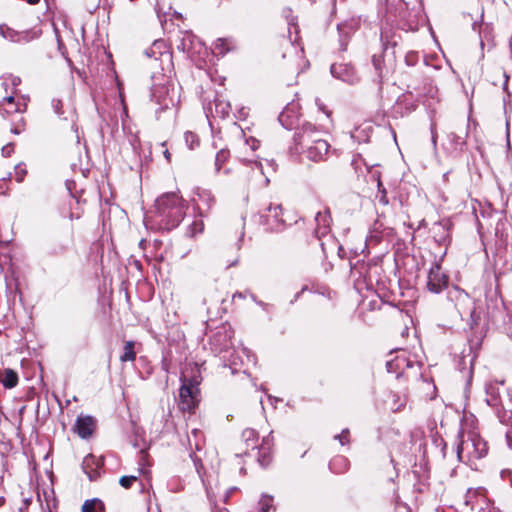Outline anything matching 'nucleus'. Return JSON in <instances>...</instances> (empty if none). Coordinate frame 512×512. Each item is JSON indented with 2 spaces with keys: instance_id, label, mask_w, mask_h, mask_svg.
Masks as SVG:
<instances>
[{
  "instance_id": "7c9ffc66",
  "label": "nucleus",
  "mask_w": 512,
  "mask_h": 512,
  "mask_svg": "<svg viewBox=\"0 0 512 512\" xmlns=\"http://www.w3.org/2000/svg\"><path fill=\"white\" fill-rule=\"evenodd\" d=\"M495 412L501 423L512 426V409L507 410L504 408V406H502L497 408Z\"/></svg>"
},
{
  "instance_id": "473e14b6",
  "label": "nucleus",
  "mask_w": 512,
  "mask_h": 512,
  "mask_svg": "<svg viewBox=\"0 0 512 512\" xmlns=\"http://www.w3.org/2000/svg\"><path fill=\"white\" fill-rule=\"evenodd\" d=\"M273 500L271 495H262L258 502L259 512H269L273 508Z\"/></svg>"
},
{
  "instance_id": "c756f323",
  "label": "nucleus",
  "mask_w": 512,
  "mask_h": 512,
  "mask_svg": "<svg viewBox=\"0 0 512 512\" xmlns=\"http://www.w3.org/2000/svg\"><path fill=\"white\" fill-rule=\"evenodd\" d=\"M195 41H198L197 38L191 33H185L182 40L181 45L179 46L183 51L190 53L194 48Z\"/></svg>"
},
{
  "instance_id": "4be33fe9",
  "label": "nucleus",
  "mask_w": 512,
  "mask_h": 512,
  "mask_svg": "<svg viewBox=\"0 0 512 512\" xmlns=\"http://www.w3.org/2000/svg\"><path fill=\"white\" fill-rule=\"evenodd\" d=\"M329 467L334 473H342L348 469L349 461L344 456H337L331 460Z\"/></svg>"
},
{
  "instance_id": "2f4dec72",
  "label": "nucleus",
  "mask_w": 512,
  "mask_h": 512,
  "mask_svg": "<svg viewBox=\"0 0 512 512\" xmlns=\"http://www.w3.org/2000/svg\"><path fill=\"white\" fill-rule=\"evenodd\" d=\"M315 221L317 223L318 228H323L326 230L329 227L330 224V214L329 211L326 210L324 212H317L315 216ZM325 231H323L324 233Z\"/></svg>"
},
{
  "instance_id": "cd10ccee",
  "label": "nucleus",
  "mask_w": 512,
  "mask_h": 512,
  "mask_svg": "<svg viewBox=\"0 0 512 512\" xmlns=\"http://www.w3.org/2000/svg\"><path fill=\"white\" fill-rule=\"evenodd\" d=\"M165 43L162 40H156L152 46L145 50V55L149 58H157L158 55L162 54V49H165Z\"/></svg>"
},
{
  "instance_id": "a211bd4d",
  "label": "nucleus",
  "mask_w": 512,
  "mask_h": 512,
  "mask_svg": "<svg viewBox=\"0 0 512 512\" xmlns=\"http://www.w3.org/2000/svg\"><path fill=\"white\" fill-rule=\"evenodd\" d=\"M18 374L10 368L0 370V383L8 389L14 388L18 384Z\"/></svg>"
},
{
  "instance_id": "ddd939ff",
  "label": "nucleus",
  "mask_w": 512,
  "mask_h": 512,
  "mask_svg": "<svg viewBox=\"0 0 512 512\" xmlns=\"http://www.w3.org/2000/svg\"><path fill=\"white\" fill-rule=\"evenodd\" d=\"M26 110V104L16 102L13 95L7 96L0 101V114L8 117L14 113H22Z\"/></svg>"
},
{
  "instance_id": "6e6d98bb",
  "label": "nucleus",
  "mask_w": 512,
  "mask_h": 512,
  "mask_svg": "<svg viewBox=\"0 0 512 512\" xmlns=\"http://www.w3.org/2000/svg\"><path fill=\"white\" fill-rule=\"evenodd\" d=\"M385 35H386V31H382V32H381V39H382V40L384 39Z\"/></svg>"
},
{
  "instance_id": "6e6552de",
  "label": "nucleus",
  "mask_w": 512,
  "mask_h": 512,
  "mask_svg": "<svg viewBox=\"0 0 512 512\" xmlns=\"http://www.w3.org/2000/svg\"><path fill=\"white\" fill-rule=\"evenodd\" d=\"M394 235V229L387 227L380 220H376L369 230L366 237L367 245H377L385 238H391Z\"/></svg>"
},
{
  "instance_id": "4d7b16f0",
  "label": "nucleus",
  "mask_w": 512,
  "mask_h": 512,
  "mask_svg": "<svg viewBox=\"0 0 512 512\" xmlns=\"http://www.w3.org/2000/svg\"><path fill=\"white\" fill-rule=\"evenodd\" d=\"M508 396L512 399V390L508 391Z\"/></svg>"
},
{
  "instance_id": "f257e3e1",
  "label": "nucleus",
  "mask_w": 512,
  "mask_h": 512,
  "mask_svg": "<svg viewBox=\"0 0 512 512\" xmlns=\"http://www.w3.org/2000/svg\"><path fill=\"white\" fill-rule=\"evenodd\" d=\"M321 130L310 122H304L295 132L296 150L307 159L324 161L329 153V143L320 137Z\"/></svg>"
},
{
  "instance_id": "b1692460",
  "label": "nucleus",
  "mask_w": 512,
  "mask_h": 512,
  "mask_svg": "<svg viewBox=\"0 0 512 512\" xmlns=\"http://www.w3.org/2000/svg\"><path fill=\"white\" fill-rule=\"evenodd\" d=\"M162 91L167 93V89L166 88H161L160 90H157L155 89L153 91V98L154 100L159 104L161 105L162 109H167L169 108L171 105H173V100L172 98L170 97H162Z\"/></svg>"
},
{
  "instance_id": "9d476101",
  "label": "nucleus",
  "mask_w": 512,
  "mask_h": 512,
  "mask_svg": "<svg viewBox=\"0 0 512 512\" xmlns=\"http://www.w3.org/2000/svg\"><path fill=\"white\" fill-rule=\"evenodd\" d=\"M0 32L5 39L12 42H29L38 38L41 35L40 30H27L18 32L9 27L0 26Z\"/></svg>"
},
{
  "instance_id": "49530a36",
  "label": "nucleus",
  "mask_w": 512,
  "mask_h": 512,
  "mask_svg": "<svg viewBox=\"0 0 512 512\" xmlns=\"http://www.w3.org/2000/svg\"><path fill=\"white\" fill-rule=\"evenodd\" d=\"M470 319H471V322H470V325L471 327L473 325H477L478 324V320L480 319V316L476 314V310L473 309L470 313Z\"/></svg>"
},
{
  "instance_id": "c85d7f7f",
  "label": "nucleus",
  "mask_w": 512,
  "mask_h": 512,
  "mask_svg": "<svg viewBox=\"0 0 512 512\" xmlns=\"http://www.w3.org/2000/svg\"><path fill=\"white\" fill-rule=\"evenodd\" d=\"M233 42L227 38H219L215 42V50L218 51L219 54H226L232 49Z\"/></svg>"
},
{
  "instance_id": "9b49d317",
  "label": "nucleus",
  "mask_w": 512,
  "mask_h": 512,
  "mask_svg": "<svg viewBox=\"0 0 512 512\" xmlns=\"http://www.w3.org/2000/svg\"><path fill=\"white\" fill-rule=\"evenodd\" d=\"M96 428V420L89 415H79L74 425V432L79 437L86 439L90 437Z\"/></svg>"
},
{
  "instance_id": "603ef678",
  "label": "nucleus",
  "mask_w": 512,
  "mask_h": 512,
  "mask_svg": "<svg viewBox=\"0 0 512 512\" xmlns=\"http://www.w3.org/2000/svg\"><path fill=\"white\" fill-rule=\"evenodd\" d=\"M163 154L167 161L171 160V154L167 149L163 152Z\"/></svg>"
},
{
  "instance_id": "f03ea898",
  "label": "nucleus",
  "mask_w": 512,
  "mask_h": 512,
  "mask_svg": "<svg viewBox=\"0 0 512 512\" xmlns=\"http://www.w3.org/2000/svg\"><path fill=\"white\" fill-rule=\"evenodd\" d=\"M156 217L159 225L166 230L177 227L185 215V205L182 198L174 192L166 193L156 200Z\"/></svg>"
},
{
  "instance_id": "ea45409f",
  "label": "nucleus",
  "mask_w": 512,
  "mask_h": 512,
  "mask_svg": "<svg viewBox=\"0 0 512 512\" xmlns=\"http://www.w3.org/2000/svg\"><path fill=\"white\" fill-rule=\"evenodd\" d=\"M137 481L138 477L136 476H122L119 480V483L123 488L129 489L133 485V483Z\"/></svg>"
},
{
  "instance_id": "f704fd0d",
  "label": "nucleus",
  "mask_w": 512,
  "mask_h": 512,
  "mask_svg": "<svg viewBox=\"0 0 512 512\" xmlns=\"http://www.w3.org/2000/svg\"><path fill=\"white\" fill-rule=\"evenodd\" d=\"M478 512H500V510L486 496H481V505Z\"/></svg>"
},
{
  "instance_id": "6ab92c4d",
  "label": "nucleus",
  "mask_w": 512,
  "mask_h": 512,
  "mask_svg": "<svg viewBox=\"0 0 512 512\" xmlns=\"http://www.w3.org/2000/svg\"><path fill=\"white\" fill-rule=\"evenodd\" d=\"M484 488L469 489L465 495V504L473 509L475 505H481V496H486Z\"/></svg>"
},
{
  "instance_id": "423d86ee",
  "label": "nucleus",
  "mask_w": 512,
  "mask_h": 512,
  "mask_svg": "<svg viewBox=\"0 0 512 512\" xmlns=\"http://www.w3.org/2000/svg\"><path fill=\"white\" fill-rule=\"evenodd\" d=\"M449 280L441 265L435 262L428 271L426 288L431 293L439 294L448 287Z\"/></svg>"
},
{
  "instance_id": "4468645a",
  "label": "nucleus",
  "mask_w": 512,
  "mask_h": 512,
  "mask_svg": "<svg viewBox=\"0 0 512 512\" xmlns=\"http://www.w3.org/2000/svg\"><path fill=\"white\" fill-rule=\"evenodd\" d=\"M499 384L504 385V381L489 383L486 385V402L489 406L495 410L503 406L500 395Z\"/></svg>"
},
{
  "instance_id": "aec40b11",
  "label": "nucleus",
  "mask_w": 512,
  "mask_h": 512,
  "mask_svg": "<svg viewBox=\"0 0 512 512\" xmlns=\"http://www.w3.org/2000/svg\"><path fill=\"white\" fill-rule=\"evenodd\" d=\"M214 110L216 115H218L221 118H225L230 113L231 105L222 97L217 96L214 99Z\"/></svg>"
},
{
  "instance_id": "a19ab883",
  "label": "nucleus",
  "mask_w": 512,
  "mask_h": 512,
  "mask_svg": "<svg viewBox=\"0 0 512 512\" xmlns=\"http://www.w3.org/2000/svg\"><path fill=\"white\" fill-rule=\"evenodd\" d=\"M386 367H387L388 372L398 373V371L401 370L400 357H397L394 360L388 361L386 363Z\"/></svg>"
},
{
  "instance_id": "c03bdc74",
  "label": "nucleus",
  "mask_w": 512,
  "mask_h": 512,
  "mask_svg": "<svg viewBox=\"0 0 512 512\" xmlns=\"http://www.w3.org/2000/svg\"><path fill=\"white\" fill-rule=\"evenodd\" d=\"M52 106L54 108V111L57 115H62L63 114V111H62V101L61 100H58V99H54L52 101Z\"/></svg>"
},
{
  "instance_id": "5701e85b",
  "label": "nucleus",
  "mask_w": 512,
  "mask_h": 512,
  "mask_svg": "<svg viewBox=\"0 0 512 512\" xmlns=\"http://www.w3.org/2000/svg\"><path fill=\"white\" fill-rule=\"evenodd\" d=\"M82 512H105V506L97 498L86 500L82 506Z\"/></svg>"
},
{
  "instance_id": "7ed1b4c3",
  "label": "nucleus",
  "mask_w": 512,
  "mask_h": 512,
  "mask_svg": "<svg viewBox=\"0 0 512 512\" xmlns=\"http://www.w3.org/2000/svg\"><path fill=\"white\" fill-rule=\"evenodd\" d=\"M458 440L457 457L461 462L472 465L488 453L487 442L474 431L460 432Z\"/></svg>"
},
{
  "instance_id": "e433bc0d",
  "label": "nucleus",
  "mask_w": 512,
  "mask_h": 512,
  "mask_svg": "<svg viewBox=\"0 0 512 512\" xmlns=\"http://www.w3.org/2000/svg\"><path fill=\"white\" fill-rule=\"evenodd\" d=\"M290 111H291L290 108H286V109H284L280 113V115L278 117V119L281 122V124L284 127L288 128V129H291L293 127V125H294V121L293 120H289V118H290V115H289Z\"/></svg>"
},
{
  "instance_id": "c9c22d12",
  "label": "nucleus",
  "mask_w": 512,
  "mask_h": 512,
  "mask_svg": "<svg viewBox=\"0 0 512 512\" xmlns=\"http://www.w3.org/2000/svg\"><path fill=\"white\" fill-rule=\"evenodd\" d=\"M337 29L340 34L348 35L350 32L356 29V22L354 20L345 21L337 25Z\"/></svg>"
},
{
  "instance_id": "20e7f679",
  "label": "nucleus",
  "mask_w": 512,
  "mask_h": 512,
  "mask_svg": "<svg viewBox=\"0 0 512 512\" xmlns=\"http://www.w3.org/2000/svg\"><path fill=\"white\" fill-rule=\"evenodd\" d=\"M210 347L213 353L221 356L230 367L236 369L239 364V357L235 355L230 329L223 327L216 331L210 339Z\"/></svg>"
},
{
  "instance_id": "58836bf2",
  "label": "nucleus",
  "mask_w": 512,
  "mask_h": 512,
  "mask_svg": "<svg viewBox=\"0 0 512 512\" xmlns=\"http://www.w3.org/2000/svg\"><path fill=\"white\" fill-rule=\"evenodd\" d=\"M335 440H338L341 445L349 444L350 442V431L349 429H343L340 434L334 436Z\"/></svg>"
},
{
  "instance_id": "a878e982",
  "label": "nucleus",
  "mask_w": 512,
  "mask_h": 512,
  "mask_svg": "<svg viewBox=\"0 0 512 512\" xmlns=\"http://www.w3.org/2000/svg\"><path fill=\"white\" fill-rule=\"evenodd\" d=\"M410 98L411 94H405L397 101V106L401 109H404L406 114L411 113L417 107L416 103L413 102Z\"/></svg>"
},
{
  "instance_id": "4c0bfd02",
  "label": "nucleus",
  "mask_w": 512,
  "mask_h": 512,
  "mask_svg": "<svg viewBox=\"0 0 512 512\" xmlns=\"http://www.w3.org/2000/svg\"><path fill=\"white\" fill-rule=\"evenodd\" d=\"M184 138H185L186 145L190 149H194L195 147H197L199 145L200 140H199L198 135L191 131H187L184 135Z\"/></svg>"
},
{
  "instance_id": "bf43d9fd",
  "label": "nucleus",
  "mask_w": 512,
  "mask_h": 512,
  "mask_svg": "<svg viewBox=\"0 0 512 512\" xmlns=\"http://www.w3.org/2000/svg\"><path fill=\"white\" fill-rule=\"evenodd\" d=\"M323 111L326 113V116H329V112L328 111H325L324 109H323Z\"/></svg>"
},
{
  "instance_id": "39448f33",
  "label": "nucleus",
  "mask_w": 512,
  "mask_h": 512,
  "mask_svg": "<svg viewBox=\"0 0 512 512\" xmlns=\"http://www.w3.org/2000/svg\"><path fill=\"white\" fill-rule=\"evenodd\" d=\"M182 385L179 390V408L184 412H192L199 402V381L196 377L181 376Z\"/></svg>"
},
{
  "instance_id": "3c124183",
  "label": "nucleus",
  "mask_w": 512,
  "mask_h": 512,
  "mask_svg": "<svg viewBox=\"0 0 512 512\" xmlns=\"http://www.w3.org/2000/svg\"><path fill=\"white\" fill-rule=\"evenodd\" d=\"M400 366H401V369H403L405 366H409V363L404 359V358H400Z\"/></svg>"
},
{
  "instance_id": "de8ad7c7",
  "label": "nucleus",
  "mask_w": 512,
  "mask_h": 512,
  "mask_svg": "<svg viewBox=\"0 0 512 512\" xmlns=\"http://www.w3.org/2000/svg\"><path fill=\"white\" fill-rule=\"evenodd\" d=\"M431 137H432L433 145L436 146L437 132H436V125L434 123L431 124Z\"/></svg>"
},
{
  "instance_id": "37998d69",
  "label": "nucleus",
  "mask_w": 512,
  "mask_h": 512,
  "mask_svg": "<svg viewBox=\"0 0 512 512\" xmlns=\"http://www.w3.org/2000/svg\"><path fill=\"white\" fill-rule=\"evenodd\" d=\"M95 462V457L93 455L87 456L83 461V469L85 470V473L88 474L89 478L92 480L93 476L90 472L87 471V468L90 466V464H93Z\"/></svg>"
},
{
  "instance_id": "09e8293b",
  "label": "nucleus",
  "mask_w": 512,
  "mask_h": 512,
  "mask_svg": "<svg viewBox=\"0 0 512 512\" xmlns=\"http://www.w3.org/2000/svg\"><path fill=\"white\" fill-rule=\"evenodd\" d=\"M380 202L384 205H387L388 204V198L386 196V191L384 188H382V195L380 197Z\"/></svg>"
},
{
  "instance_id": "864d4df0",
  "label": "nucleus",
  "mask_w": 512,
  "mask_h": 512,
  "mask_svg": "<svg viewBox=\"0 0 512 512\" xmlns=\"http://www.w3.org/2000/svg\"><path fill=\"white\" fill-rule=\"evenodd\" d=\"M238 261H239V256H237L231 263H229L228 267L237 265Z\"/></svg>"
},
{
  "instance_id": "2eb2a0df",
  "label": "nucleus",
  "mask_w": 512,
  "mask_h": 512,
  "mask_svg": "<svg viewBox=\"0 0 512 512\" xmlns=\"http://www.w3.org/2000/svg\"><path fill=\"white\" fill-rule=\"evenodd\" d=\"M272 439L270 437L263 438L262 444L258 446L257 449V460L262 467H266L270 464L272 460L271 456V448H272Z\"/></svg>"
},
{
  "instance_id": "bb28decb",
  "label": "nucleus",
  "mask_w": 512,
  "mask_h": 512,
  "mask_svg": "<svg viewBox=\"0 0 512 512\" xmlns=\"http://www.w3.org/2000/svg\"><path fill=\"white\" fill-rule=\"evenodd\" d=\"M203 217L198 216L187 228V235L189 237H195L204 231Z\"/></svg>"
},
{
  "instance_id": "dca6fc26",
  "label": "nucleus",
  "mask_w": 512,
  "mask_h": 512,
  "mask_svg": "<svg viewBox=\"0 0 512 512\" xmlns=\"http://www.w3.org/2000/svg\"><path fill=\"white\" fill-rule=\"evenodd\" d=\"M372 66L374 69V81L378 84H382L383 79L387 73V68L384 62V58L382 54H374L372 56Z\"/></svg>"
},
{
  "instance_id": "f8f14e48",
  "label": "nucleus",
  "mask_w": 512,
  "mask_h": 512,
  "mask_svg": "<svg viewBox=\"0 0 512 512\" xmlns=\"http://www.w3.org/2000/svg\"><path fill=\"white\" fill-rule=\"evenodd\" d=\"M215 197L208 190H201L197 193L196 208L198 216L206 217L215 204Z\"/></svg>"
},
{
  "instance_id": "0eeeda50",
  "label": "nucleus",
  "mask_w": 512,
  "mask_h": 512,
  "mask_svg": "<svg viewBox=\"0 0 512 512\" xmlns=\"http://www.w3.org/2000/svg\"><path fill=\"white\" fill-rule=\"evenodd\" d=\"M281 204L270 203L261 214L263 223L272 231H281L286 226V219L283 217Z\"/></svg>"
},
{
  "instance_id": "79ce46f5",
  "label": "nucleus",
  "mask_w": 512,
  "mask_h": 512,
  "mask_svg": "<svg viewBox=\"0 0 512 512\" xmlns=\"http://www.w3.org/2000/svg\"><path fill=\"white\" fill-rule=\"evenodd\" d=\"M449 138L455 144V148L462 149L463 145H465V137L463 135H456L455 133H450Z\"/></svg>"
},
{
  "instance_id": "412c9836",
  "label": "nucleus",
  "mask_w": 512,
  "mask_h": 512,
  "mask_svg": "<svg viewBox=\"0 0 512 512\" xmlns=\"http://www.w3.org/2000/svg\"><path fill=\"white\" fill-rule=\"evenodd\" d=\"M433 230L435 231V238L438 242H445L449 237V223L441 221L435 223Z\"/></svg>"
},
{
  "instance_id": "1a4fd4ad",
  "label": "nucleus",
  "mask_w": 512,
  "mask_h": 512,
  "mask_svg": "<svg viewBox=\"0 0 512 512\" xmlns=\"http://www.w3.org/2000/svg\"><path fill=\"white\" fill-rule=\"evenodd\" d=\"M330 71L335 78L349 84H354L359 80L354 67L348 63H334L332 64Z\"/></svg>"
},
{
  "instance_id": "5fc2aeb1",
  "label": "nucleus",
  "mask_w": 512,
  "mask_h": 512,
  "mask_svg": "<svg viewBox=\"0 0 512 512\" xmlns=\"http://www.w3.org/2000/svg\"><path fill=\"white\" fill-rule=\"evenodd\" d=\"M29 4L34 5L37 4L40 0H26Z\"/></svg>"
},
{
  "instance_id": "052dcab7",
  "label": "nucleus",
  "mask_w": 512,
  "mask_h": 512,
  "mask_svg": "<svg viewBox=\"0 0 512 512\" xmlns=\"http://www.w3.org/2000/svg\"><path fill=\"white\" fill-rule=\"evenodd\" d=\"M509 137H510V134L509 132L507 131V139L509 140Z\"/></svg>"
},
{
  "instance_id": "393cba45",
  "label": "nucleus",
  "mask_w": 512,
  "mask_h": 512,
  "mask_svg": "<svg viewBox=\"0 0 512 512\" xmlns=\"http://www.w3.org/2000/svg\"><path fill=\"white\" fill-rule=\"evenodd\" d=\"M135 342L127 341L124 345V351L120 356L121 362L134 361L136 359V352L134 351Z\"/></svg>"
},
{
  "instance_id": "a18cd8bd",
  "label": "nucleus",
  "mask_w": 512,
  "mask_h": 512,
  "mask_svg": "<svg viewBox=\"0 0 512 512\" xmlns=\"http://www.w3.org/2000/svg\"><path fill=\"white\" fill-rule=\"evenodd\" d=\"M24 120L21 118L20 122L17 123L13 128H11V131L15 134H20L24 130Z\"/></svg>"
},
{
  "instance_id": "8fccbe9b",
  "label": "nucleus",
  "mask_w": 512,
  "mask_h": 512,
  "mask_svg": "<svg viewBox=\"0 0 512 512\" xmlns=\"http://www.w3.org/2000/svg\"><path fill=\"white\" fill-rule=\"evenodd\" d=\"M20 82H21V80H20V78H19V77H13V78H12V85H13V86H17V85H19V84H20Z\"/></svg>"
},
{
  "instance_id": "13d9d810",
  "label": "nucleus",
  "mask_w": 512,
  "mask_h": 512,
  "mask_svg": "<svg viewBox=\"0 0 512 512\" xmlns=\"http://www.w3.org/2000/svg\"><path fill=\"white\" fill-rule=\"evenodd\" d=\"M378 188L379 190L382 188V183L380 181L378 182Z\"/></svg>"
},
{
  "instance_id": "f3484780",
  "label": "nucleus",
  "mask_w": 512,
  "mask_h": 512,
  "mask_svg": "<svg viewBox=\"0 0 512 512\" xmlns=\"http://www.w3.org/2000/svg\"><path fill=\"white\" fill-rule=\"evenodd\" d=\"M241 439L246 446V449L241 454L249 455V449L253 451L258 448V433L256 430L251 428L244 429Z\"/></svg>"
},
{
  "instance_id": "72a5a7b5",
  "label": "nucleus",
  "mask_w": 512,
  "mask_h": 512,
  "mask_svg": "<svg viewBox=\"0 0 512 512\" xmlns=\"http://www.w3.org/2000/svg\"><path fill=\"white\" fill-rule=\"evenodd\" d=\"M230 152L226 149H221L217 152L215 157V168L217 171H219L224 163L229 159Z\"/></svg>"
}]
</instances>
